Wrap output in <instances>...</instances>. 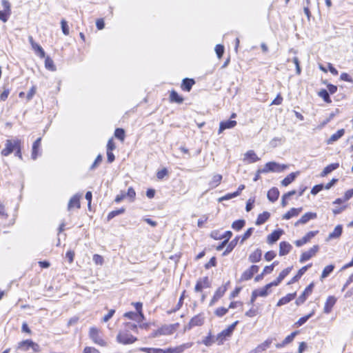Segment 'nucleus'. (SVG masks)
<instances>
[{
	"label": "nucleus",
	"instance_id": "62",
	"mask_svg": "<svg viewBox=\"0 0 353 353\" xmlns=\"http://www.w3.org/2000/svg\"><path fill=\"white\" fill-rule=\"evenodd\" d=\"M36 87L35 86H32L30 90L28 91V94H27V99L29 101L30 100L33 96L36 93Z\"/></svg>",
	"mask_w": 353,
	"mask_h": 353
},
{
	"label": "nucleus",
	"instance_id": "32",
	"mask_svg": "<svg viewBox=\"0 0 353 353\" xmlns=\"http://www.w3.org/2000/svg\"><path fill=\"white\" fill-rule=\"evenodd\" d=\"M270 214L268 212H264L262 214H259L256 221V225H260L263 224L270 217Z\"/></svg>",
	"mask_w": 353,
	"mask_h": 353
},
{
	"label": "nucleus",
	"instance_id": "5",
	"mask_svg": "<svg viewBox=\"0 0 353 353\" xmlns=\"http://www.w3.org/2000/svg\"><path fill=\"white\" fill-rule=\"evenodd\" d=\"M259 269V268L258 265H252V266L250 267V268H248V270H246L245 271H244L243 272V274H241V281L250 280V279H252V277L253 276V275L254 274L258 272Z\"/></svg>",
	"mask_w": 353,
	"mask_h": 353
},
{
	"label": "nucleus",
	"instance_id": "43",
	"mask_svg": "<svg viewBox=\"0 0 353 353\" xmlns=\"http://www.w3.org/2000/svg\"><path fill=\"white\" fill-rule=\"evenodd\" d=\"M319 96L323 99V100L328 103L332 102L329 94L326 90H321V91H319Z\"/></svg>",
	"mask_w": 353,
	"mask_h": 353
},
{
	"label": "nucleus",
	"instance_id": "26",
	"mask_svg": "<svg viewBox=\"0 0 353 353\" xmlns=\"http://www.w3.org/2000/svg\"><path fill=\"white\" fill-rule=\"evenodd\" d=\"M41 138H38L32 145V159L35 160L39 155V150L41 145Z\"/></svg>",
	"mask_w": 353,
	"mask_h": 353
},
{
	"label": "nucleus",
	"instance_id": "12",
	"mask_svg": "<svg viewBox=\"0 0 353 353\" xmlns=\"http://www.w3.org/2000/svg\"><path fill=\"white\" fill-rule=\"evenodd\" d=\"M232 333L228 329L223 330L216 336V341L218 345H222L228 337H230Z\"/></svg>",
	"mask_w": 353,
	"mask_h": 353
},
{
	"label": "nucleus",
	"instance_id": "35",
	"mask_svg": "<svg viewBox=\"0 0 353 353\" xmlns=\"http://www.w3.org/2000/svg\"><path fill=\"white\" fill-rule=\"evenodd\" d=\"M194 83V81L190 79H185L183 81L181 88L183 90L190 91Z\"/></svg>",
	"mask_w": 353,
	"mask_h": 353
},
{
	"label": "nucleus",
	"instance_id": "15",
	"mask_svg": "<svg viewBox=\"0 0 353 353\" xmlns=\"http://www.w3.org/2000/svg\"><path fill=\"white\" fill-rule=\"evenodd\" d=\"M336 299L333 296H330L326 300V302L325 303L323 311L326 314H329L334 304L336 303Z\"/></svg>",
	"mask_w": 353,
	"mask_h": 353
},
{
	"label": "nucleus",
	"instance_id": "28",
	"mask_svg": "<svg viewBox=\"0 0 353 353\" xmlns=\"http://www.w3.org/2000/svg\"><path fill=\"white\" fill-rule=\"evenodd\" d=\"M31 343L32 340L30 339L22 341L17 344V349L26 352L30 348Z\"/></svg>",
	"mask_w": 353,
	"mask_h": 353
},
{
	"label": "nucleus",
	"instance_id": "57",
	"mask_svg": "<svg viewBox=\"0 0 353 353\" xmlns=\"http://www.w3.org/2000/svg\"><path fill=\"white\" fill-rule=\"evenodd\" d=\"M10 94V90L8 88H4L3 91L0 94V100L1 101H6L7 98L8 97V95Z\"/></svg>",
	"mask_w": 353,
	"mask_h": 353
},
{
	"label": "nucleus",
	"instance_id": "38",
	"mask_svg": "<svg viewBox=\"0 0 353 353\" xmlns=\"http://www.w3.org/2000/svg\"><path fill=\"white\" fill-rule=\"evenodd\" d=\"M34 52L41 58H44L46 56V53L42 48V47L39 45L38 43L34 44V46L32 48Z\"/></svg>",
	"mask_w": 353,
	"mask_h": 353
},
{
	"label": "nucleus",
	"instance_id": "21",
	"mask_svg": "<svg viewBox=\"0 0 353 353\" xmlns=\"http://www.w3.org/2000/svg\"><path fill=\"white\" fill-rule=\"evenodd\" d=\"M302 208H291L288 212L283 215V219L288 220L292 217L297 216L302 211Z\"/></svg>",
	"mask_w": 353,
	"mask_h": 353
},
{
	"label": "nucleus",
	"instance_id": "24",
	"mask_svg": "<svg viewBox=\"0 0 353 353\" xmlns=\"http://www.w3.org/2000/svg\"><path fill=\"white\" fill-rule=\"evenodd\" d=\"M261 255V250L260 249H256L249 255L248 259L251 263H256L260 261Z\"/></svg>",
	"mask_w": 353,
	"mask_h": 353
},
{
	"label": "nucleus",
	"instance_id": "55",
	"mask_svg": "<svg viewBox=\"0 0 353 353\" xmlns=\"http://www.w3.org/2000/svg\"><path fill=\"white\" fill-rule=\"evenodd\" d=\"M253 228H249L242 236L241 243H243L246 239H248L252 234Z\"/></svg>",
	"mask_w": 353,
	"mask_h": 353
},
{
	"label": "nucleus",
	"instance_id": "52",
	"mask_svg": "<svg viewBox=\"0 0 353 353\" xmlns=\"http://www.w3.org/2000/svg\"><path fill=\"white\" fill-rule=\"evenodd\" d=\"M125 195L130 198L131 201H133L136 196V192L132 188H129Z\"/></svg>",
	"mask_w": 353,
	"mask_h": 353
},
{
	"label": "nucleus",
	"instance_id": "19",
	"mask_svg": "<svg viewBox=\"0 0 353 353\" xmlns=\"http://www.w3.org/2000/svg\"><path fill=\"white\" fill-rule=\"evenodd\" d=\"M283 233V231L282 230H278L274 231L272 233H271L270 235L268 236L267 241L270 244H272L277 241L281 234Z\"/></svg>",
	"mask_w": 353,
	"mask_h": 353
},
{
	"label": "nucleus",
	"instance_id": "9",
	"mask_svg": "<svg viewBox=\"0 0 353 353\" xmlns=\"http://www.w3.org/2000/svg\"><path fill=\"white\" fill-rule=\"evenodd\" d=\"M317 233L318 231L309 232L301 239L295 241L294 244L297 247H301L309 242Z\"/></svg>",
	"mask_w": 353,
	"mask_h": 353
},
{
	"label": "nucleus",
	"instance_id": "8",
	"mask_svg": "<svg viewBox=\"0 0 353 353\" xmlns=\"http://www.w3.org/2000/svg\"><path fill=\"white\" fill-rule=\"evenodd\" d=\"M204 322V317L201 314H198L192 317L189 322L188 325L185 327V330H190L195 326H200Z\"/></svg>",
	"mask_w": 353,
	"mask_h": 353
},
{
	"label": "nucleus",
	"instance_id": "64",
	"mask_svg": "<svg viewBox=\"0 0 353 353\" xmlns=\"http://www.w3.org/2000/svg\"><path fill=\"white\" fill-rule=\"evenodd\" d=\"M83 353H100L97 349L91 347H87L84 349Z\"/></svg>",
	"mask_w": 353,
	"mask_h": 353
},
{
	"label": "nucleus",
	"instance_id": "10",
	"mask_svg": "<svg viewBox=\"0 0 353 353\" xmlns=\"http://www.w3.org/2000/svg\"><path fill=\"white\" fill-rule=\"evenodd\" d=\"M313 287V283H311L305 289L302 294L296 300V304L297 305H299L305 302L307 297L312 294Z\"/></svg>",
	"mask_w": 353,
	"mask_h": 353
},
{
	"label": "nucleus",
	"instance_id": "46",
	"mask_svg": "<svg viewBox=\"0 0 353 353\" xmlns=\"http://www.w3.org/2000/svg\"><path fill=\"white\" fill-rule=\"evenodd\" d=\"M114 136L123 141L125 138V131L121 128H117L114 132Z\"/></svg>",
	"mask_w": 353,
	"mask_h": 353
},
{
	"label": "nucleus",
	"instance_id": "16",
	"mask_svg": "<svg viewBox=\"0 0 353 353\" xmlns=\"http://www.w3.org/2000/svg\"><path fill=\"white\" fill-rule=\"evenodd\" d=\"M268 166L270 167V170L272 172H280L283 171L288 168L287 165L285 164H279L278 163L272 161L268 162Z\"/></svg>",
	"mask_w": 353,
	"mask_h": 353
},
{
	"label": "nucleus",
	"instance_id": "23",
	"mask_svg": "<svg viewBox=\"0 0 353 353\" xmlns=\"http://www.w3.org/2000/svg\"><path fill=\"white\" fill-rule=\"evenodd\" d=\"M208 279L204 277L197 281L194 290L197 292H201L203 288H208Z\"/></svg>",
	"mask_w": 353,
	"mask_h": 353
},
{
	"label": "nucleus",
	"instance_id": "59",
	"mask_svg": "<svg viewBox=\"0 0 353 353\" xmlns=\"http://www.w3.org/2000/svg\"><path fill=\"white\" fill-rule=\"evenodd\" d=\"M10 14V12H8L5 10L0 11V20H1L3 22H6L8 21V18Z\"/></svg>",
	"mask_w": 353,
	"mask_h": 353
},
{
	"label": "nucleus",
	"instance_id": "37",
	"mask_svg": "<svg viewBox=\"0 0 353 353\" xmlns=\"http://www.w3.org/2000/svg\"><path fill=\"white\" fill-rule=\"evenodd\" d=\"M334 268V265H333L325 266L322 272L321 280L323 281L325 278L327 277L329 274L333 271Z\"/></svg>",
	"mask_w": 353,
	"mask_h": 353
},
{
	"label": "nucleus",
	"instance_id": "48",
	"mask_svg": "<svg viewBox=\"0 0 353 353\" xmlns=\"http://www.w3.org/2000/svg\"><path fill=\"white\" fill-rule=\"evenodd\" d=\"M92 260L96 265H102L103 263V258L97 254L93 255Z\"/></svg>",
	"mask_w": 353,
	"mask_h": 353
},
{
	"label": "nucleus",
	"instance_id": "20",
	"mask_svg": "<svg viewBox=\"0 0 353 353\" xmlns=\"http://www.w3.org/2000/svg\"><path fill=\"white\" fill-rule=\"evenodd\" d=\"M292 245L286 241L281 242L279 244V255L284 256L288 254L292 250Z\"/></svg>",
	"mask_w": 353,
	"mask_h": 353
},
{
	"label": "nucleus",
	"instance_id": "31",
	"mask_svg": "<svg viewBox=\"0 0 353 353\" xmlns=\"http://www.w3.org/2000/svg\"><path fill=\"white\" fill-rule=\"evenodd\" d=\"M170 100L171 102L181 103L183 101V98L180 96L176 91L172 90L170 94Z\"/></svg>",
	"mask_w": 353,
	"mask_h": 353
},
{
	"label": "nucleus",
	"instance_id": "51",
	"mask_svg": "<svg viewBox=\"0 0 353 353\" xmlns=\"http://www.w3.org/2000/svg\"><path fill=\"white\" fill-rule=\"evenodd\" d=\"M239 195V191L234 192L233 193H229V194H227L226 195L223 196V197L220 198L219 201L229 200V199L234 198Z\"/></svg>",
	"mask_w": 353,
	"mask_h": 353
},
{
	"label": "nucleus",
	"instance_id": "22",
	"mask_svg": "<svg viewBox=\"0 0 353 353\" xmlns=\"http://www.w3.org/2000/svg\"><path fill=\"white\" fill-rule=\"evenodd\" d=\"M271 343V340H266L261 344L259 345L256 348L251 350L249 353H259L263 351H265L267 348L270 347Z\"/></svg>",
	"mask_w": 353,
	"mask_h": 353
},
{
	"label": "nucleus",
	"instance_id": "18",
	"mask_svg": "<svg viewBox=\"0 0 353 353\" xmlns=\"http://www.w3.org/2000/svg\"><path fill=\"white\" fill-rule=\"evenodd\" d=\"M343 231V228L341 225H338L335 227L333 232H330L328 235L326 241H329L334 239H338L341 236Z\"/></svg>",
	"mask_w": 353,
	"mask_h": 353
},
{
	"label": "nucleus",
	"instance_id": "44",
	"mask_svg": "<svg viewBox=\"0 0 353 353\" xmlns=\"http://www.w3.org/2000/svg\"><path fill=\"white\" fill-rule=\"evenodd\" d=\"M245 225L244 220H237L233 222L232 224V228L235 230H240Z\"/></svg>",
	"mask_w": 353,
	"mask_h": 353
},
{
	"label": "nucleus",
	"instance_id": "41",
	"mask_svg": "<svg viewBox=\"0 0 353 353\" xmlns=\"http://www.w3.org/2000/svg\"><path fill=\"white\" fill-rule=\"evenodd\" d=\"M226 290L227 284L221 285L216 290L214 295H215L216 298L221 299L223 296Z\"/></svg>",
	"mask_w": 353,
	"mask_h": 353
},
{
	"label": "nucleus",
	"instance_id": "27",
	"mask_svg": "<svg viewBox=\"0 0 353 353\" xmlns=\"http://www.w3.org/2000/svg\"><path fill=\"white\" fill-rule=\"evenodd\" d=\"M267 196L270 201L274 202L279 198V191L277 188H272L268 191Z\"/></svg>",
	"mask_w": 353,
	"mask_h": 353
},
{
	"label": "nucleus",
	"instance_id": "47",
	"mask_svg": "<svg viewBox=\"0 0 353 353\" xmlns=\"http://www.w3.org/2000/svg\"><path fill=\"white\" fill-rule=\"evenodd\" d=\"M298 334V331H295L294 332H292L291 334L288 335L287 337H285V339L283 340V345H287L290 343H291L294 337L296 336V335Z\"/></svg>",
	"mask_w": 353,
	"mask_h": 353
},
{
	"label": "nucleus",
	"instance_id": "39",
	"mask_svg": "<svg viewBox=\"0 0 353 353\" xmlns=\"http://www.w3.org/2000/svg\"><path fill=\"white\" fill-rule=\"evenodd\" d=\"M314 314V310H312L309 314L300 318L295 323V325L299 327L304 324L311 316H312Z\"/></svg>",
	"mask_w": 353,
	"mask_h": 353
},
{
	"label": "nucleus",
	"instance_id": "49",
	"mask_svg": "<svg viewBox=\"0 0 353 353\" xmlns=\"http://www.w3.org/2000/svg\"><path fill=\"white\" fill-rule=\"evenodd\" d=\"M215 52L219 59H221L224 52V47L222 45L218 44L215 46Z\"/></svg>",
	"mask_w": 353,
	"mask_h": 353
},
{
	"label": "nucleus",
	"instance_id": "33",
	"mask_svg": "<svg viewBox=\"0 0 353 353\" xmlns=\"http://www.w3.org/2000/svg\"><path fill=\"white\" fill-rule=\"evenodd\" d=\"M299 174V172H292L288 174L285 179H283L281 181V184L283 186H287L290 183H291L296 178V176Z\"/></svg>",
	"mask_w": 353,
	"mask_h": 353
},
{
	"label": "nucleus",
	"instance_id": "6",
	"mask_svg": "<svg viewBox=\"0 0 353 353\" xmlns=\"http://www.w3.org/2000/svg\"><path fill=\"white\" fill-rule=\"evenodd\" d=\"M316 217L317 214L315 212H306L294 223V225L298 226L299 225L305 224L309 221L315 219Z\"/></svg>",
	"mask_w": 353,
	"mask_h": 353
},
{
	"label": "nucleus",
	"instance_id": "4",
	"mask_svg": "<svg viewBox=\"0 0 353 353\" xmlns=\"http://www.w3.org/2000/svg\"><path fill=\"white\" fill-rule=\"evenodd\" d=\"M90 337L93 342L101 346H105L106 342L100 336L99 330L96 327H91L89 332Z\"/></svg>",
	"mask_w": 353,
	"mask_h": 353
},
{
	"label": "nucleus",
	"instance_id": "58",
	"mask_svg": "<svg viewBox=\"0 0 353 353\" xmlns=\"http://www.w3.org/2000/svg\"><path fill=\"white\" fill-rule=\"evenodd\" d=\"M276 256V253L274 251H269L265 254V259L267 261H272Z\"/></svg>",
	"mask_w": 353,
	"mask_h": 353
},
{
	"label": "nucleus",
	"instance_id": "25",
	"mask_svg": "<svg viewBox=\"0 0 353 353\" xmlns=\"http://www.w3.org/2000/svg\"><path fill=\"white\" fill-rule=\"evenodd\" d=\"M295 296H296L295 292L287 294L286 296L282 297L281 299H280L279 300V301L277 302L276 306L280 307V306H282L283 305L288 303L292 300H293L295 298Z\"/></svg>",
	"mask_w": 353,
	"mask_h": 353
},
{
	"label": "nucleus",
	"instance_id": "50",
	"mask_svg": "<svg viewBox=\"0 0 353 353\" xmlns=\"http://www.w3.org/2000/svg\"><path fill=\"white\" fill-rule=\"evenodd\" d=\"M228 311V308H225V307H219L217 308L215 312H214V314L217 316H223V315H225Z\"/></svg>",
	"mask_w": 353,
	"mask_h": 353
},
{
	"label": "nucleus",
	"instance_id": "42",
	"mask_svg": "<svg viewBox=\"0 0 353 353\" xmlns=\"http://www.w3.org/2000/svg\"><path fill=\"white\" fill-rule=\"evenodd\" d=\"M45 66L48 70L51 71H54L56 70L53 61L48 57L46 58Z\"/></svg>",
	"mask_w": 353,
	"mask_h": 353
},
{
	"label": "nucleus",
	"instance_id": "30",
	"mask_svg": "<svg viewBox=\"0 0 353 353\" xmlns=\"http://www.w3.org/2000/svg\"><path fill=\"white\" fill-rule=\"evenodd\" d=\"M339 166V163H332L324 168L323 170L322 171L321 176H325L327 174L332 172L333 170L337 169Z\"/></svg>",
	"mask_w": 353,
	"mask_h": 353
},
{
	"label": "nucleus",
	"instance_id": "13",
	"mask_svg": "<svg viewBox=\"0 0 353 353\" xmlns=\"http://www.w3.org/2000/svg\"><path fill=\"white\" fill-rule=\"evenodd\" d=\"M236 125V121L230 120L221 121L219 125V134L222 133L225 130L233 128Z\"/></svg>",
	"mask_w": 353,
	"mask_h": 353
},
{
	"label": "nucleus",
	"instance_id": "29",
	"mask_svg": "<svg viewBox=\"0 0 353 353\" xmlns=\"http://www.w3.org/2000/svg\"><path fill=\"white\" fill-rule=\"evenodd\" d=\"M270 288L267 284L263 288L254 290V292L256 293L257 296L265 297L270 293Z\"/></svg>",
	"mask_w": 353,
	"mask_h": 353
},
{
	"label": "nucleus",
	"instance_id": "14",
	"mask_svg": "<svg viewBox=\"0 0 353 353\" xmlns=\"http://www.w3.org/2000/svg\"><path fill=\"white\" fill-rule=\"evenodd\" d=\"M345 134L344 129L339 130L336 133L333 134L330 136V137L326 140V143L327 145H331L334 142L337 141L340 138H341Z\"/></svg>",
	"mask_w": 353,
	"mask_h": 353
},
{
	"label": "nucleus",
	"instance_id": "63",
	"mask_svg": "<svg viewBox=\"0 0 353 353\" xmlns=\"http://www.w3.org/2000/svg\"><path fill=\"white\" fill-rule=\"evenodd\" d=\"M168 174V171L165 168H163L159 171H158L157 174V176L158 179H163L165 176H166Z\"/></svg>",
	"mask_w": 353,
	"mask_h": 353
},
{
	"label": "nucleus",
	"instance_id": "60",
	"mask_svg": "<svg viewBox=\"0 0 353 353\" xmlns=\"http://www.w3.org/2000/svg\"><path fill=\"white\" fill-rule=\"evenodd\" d=\"M274 268V264H272L270 265H267L264 268L262 273L265 274H270Z\"/></svg>",
	"mask_w": 353,
	"mask_h": 353
},
{
	"label": "nucleus",
	"instance_id": "36",
	"mask_svg": "<svg viewBox=\"0 0 353 353\" xmlns=\"http://www.w3.org/2000/svg\"><path fill=\"white\" fill-rule=\"evenodd\" d=\"M215 342H216V337H213L211 334V332H210L209 334L202 341V343L208 347L211 346Z\"/></svg>",
	"mask_w": 353,
	"mask_h": 353
},
{
	"label": "nucleus",
	"instance_id": "11",
	"mask_svg": "<svg viewBox=\"0 0 353 353\" xmlns=\"http://www.w3.org/2000/svg\"><path fill=\"white\" fill-rule=\"evenodd\" d=\"M81 197V194H77L74 195L70 200L69 201L68 205V210H71L72 208H80V199Z\"/></svg>",
	"mask_w": 353,
	"mask_h": 353
},
{
	"label": "nucleus",
	"instance_id": "61",
	"mask_svg": "<svg viewBox=\"0 0 353 353\" xmlns=\"http://www.w3.org/2000/svg\"><path fill=\"white\" fill-rule=\"evenodd\" d=\"M353 196V189L348 190L345 192L343 201H347Z\"/></svg>",
	"mask_w": 353,
	"mask_h": 353
},
{
	"label": "nucleus",
	"instance_id": "2",
	"mask_svg": "<svg viewBox=\"0 0 353 353\" xmlns=\"http://www.w3.org/2000/svg\"><path fill=\"white\" fill-rule=\"evenodd\" d=\"M137 340V337L133 336L127 332H119L117 336V341L119 343L124 345L132 344Z\"/></svg>",
	"mask_w": 353,
	"mask_h": 353
},
{
	"label": "nucleus",
	"instance_id": "45",
	"mask_svg": "<svg viewBox=\"0 0 353 353\" xmlns=\"http://www.w3.org/2000/svg\"><path fill=\"white\" fill-rule=\"evenodd\" d=\"M125 212V208H121L117 210H113L110 212L108 215V219L110 220L114 216L119 215Z\"/></svg>",
	"mask_w": 353,
	"mask_h": 353
},
{
	"label": "nucleus",
	"instance_id": "3",
	"mask_svg": "<svg viewBox=\"0 0 353 353\" xmlns=\"http://www.w3.org/2000/svg\"><path fill=\"white\" fill-rule=\"evenodd\" d=\"M19 145H21L20 140H7L5 144V148L1 151V154L5 157L10 155Z\"/></svg>",
	"mask_w": 353,
	"mask_h": 353
},
{
	"label": "nucleus",
	"instance_id": "53",
	"mask_svg": "<svg viewBox=\"0 0 353 353\" xmlns=\"http://www.w3.org/2000/svg\"><path fill=\"white\" fill-rule=\"evenodd\" d=\"M61 29H62L63 33L65 35H68L69 34V28H68V26L65 20H64V19L61 20Z\"/></svg>",
	"mask_w": 353,
	"mask_h": 353
},
{
	"label": "nucleus",
	"instance_id": "1",
	"mask_svg": "<svg viewBox=\"0 0 353 353\" xmlns=\"http://www.w3.org/2000/svg\"><path fill=\"white\" fill-rule=\"evenodd\" d=\"M192 343H187L175 347H169L165 350L161 348L141 347L139 350L147 353H182L185 350L192 346Z\"/></svg>",
	"mask_w": 353,
	"mask_h": 353
},
{
	"label": "nucleus",
	"instance_id": "7",
	"mask_svg": "<svg viewBox=\"0 0 353 353\" xmlns=\"http://www.w3.org/2000/svg\"><path fill=\"white\" fill-rule=\"evenodd\" d=\"M319 248L318 245H314L309 250L303 252L301 256L300 262L301 263L305 262V261L309 260L310 259H311L312 257H313L314 256H315V254H316V252L319 250Z\"/></svg>",
	"mask_w": 353,
	"mask_h": 353
},
{
	"label": "nucleus",
	"instance_id": "54",
	"mask_svg": "<svg viewBox=\"0 0 353 353\" xmlns=\"http://www.w3.org/2000/svg\"><path fill=\"white\" fill-rule=\"evenodd\" d=\"M324 188V185L323 184H319L312 188L311 190V194L313 195H316L318 192L322 190Z\"/></svg>",
	"mask_w": 353,
	"mask_h": 353
},
{
	"label": "nucleus",
	"instance_id": "56",
	"mask_svg": "<svg viewBox=\"0 0 353 353\" xmlns=\"http://www.w3.org/2000/svg\"><path fill=\"white\" fill-rule=\"evenodd\" d=\"M292 270V268H288L286 269H284L283 270L281 271V272L279 274L278 278L279 279H281V281H283L284 279V278L288 275V274Z\"/></svg>",
	"mask_w": 353,
	"mask_h": 353
},
{
	"label": "nucleus",
	"instance_id": "34",
	"mask_svg": "<svg viewBox=\"0 0 353 353\" xmlns=\"http://www.w3.org/2000/svg\"><path fill=\"white\" fill-rule=\"evenodd\" d=\"M174 332L172 325H165L159 329V332L161 335H170Z\"/></svg>",
	"mask_w": 353,
	"mask_h": 353
},
{
	"label": "nucleus",
	"instance_id": "40",
	"mask_svg": "<svg viewBox=\"0 0 353 353\" xmlns=\"http://www.w3.org/2000/svg\"><path fill=\"white\" fill-rule=\"evenodd\" d=\"M222 179V176L220 174H215L213 176L212 181L210 182V185L212 188H216L221 183Z\"/></svg>",
	"mask_w": 353,
	"mask_h": 353
},
{
	"label": "nucleus",
	"instance_id": "17",
	"mask_svg": "<svg viewBox=\"0 0 353 353\" xmlns=\"http://www.w3.org/2000/svg\"><path fill=\"white\" fill-rule=\"evenodd\" d=\"M259 160V158L256 156L253 150H249L244 154L243 161H246L247 163H252L256 162Z\"/></svg>",
	"mask_w": 353,
	"mask_h": 353
}]
</instances>
